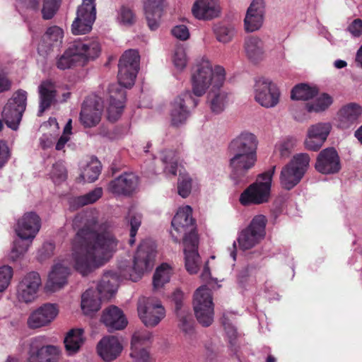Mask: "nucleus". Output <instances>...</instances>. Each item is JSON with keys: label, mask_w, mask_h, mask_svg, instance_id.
I'll return each instance as SVG.
<instances>
[{"label": "nucleus", "mask_w": 362, "mask_h": 362, "mask_svg": "<svg viewBox=\"0 0 362 362\" xmlns=\"http://www.w3.org/2000/svg\"><path fill=\"white\" fill-rule=\"evenodd\" d=\"M119 276L113 272H107L97 286V291L103 299L111 298L117 291Z\"/></svg>", "instance_id": "f704fd0d"}, {"label": "nucleus", "mask_w": 362, "mask_h": 362, "mask_svg": "<svg viewBox=\"0 0 362 362\" xmlns=\"http://www.w3.org/2000/svg\"><path fill=\"white\" fill-rule=\"evenodd\" d=\"M102 105L95 100L86 99L82 104L80 120L85 127H95L101 119Z\"/></svg>", "instance_id": "a878e982"}, {"label": "nucleus", "mask_w": 362, "mask_h": 362, "mask_svg": "<svg viewBox=\"0 0 362 362\" xmlns=\"http://www.w3.org/2000/svg\"><path fill=\"white\" fill-rule=\"evenodd\" d=\"M13 276V269L9 266L0 267V292L4 291L9 285Z\"/></svg>", "instance_id": "5fc2aeb1"}, {"label": "nucleus", "mask_w": 362, "mask_h": 362, "mask_svg": "<svg viewBox=\"0 0 362 362\" xmlns=\"http://www.w3.org/2000/svg\"><path fill=\"white\" fill-rule=\"evenodd\" d=\"M229 165L231 168L230 177L235 185H244L250 180L249 171L255 165L257 155L247 153H230Z\"/></svg>", "instance_id": "4468645a"}, {"label": "nucleus", "mask_w": 362, "mask_h": 362, "mask_svg": "<svg viewBox=\"0 0 362 362\" xmlns=\"http://www.w3.org/2000/svg\"><path fill=\"white\" fill-rule=\"evenodd\" d=\"M101 168L100 162L97 158L92 159L84 168L81 177L85 182H95L100 174Z\"/></svg>", "instance_id": "a18cd8bd"}, {"label": "nucleus", "mask_w": 362, "mask_h": 362, "mask_svg": "<svg viewBox=\"0 0 362 362\" xmlns=\"http://www.w3.org/2000/svg\"><path fill=\"white\" fill-rule=\"evenodd\" d=\"M313 132L310 134L308 132V136L305 140V146L309 151H317L323 145L325 141L323 138H317L313 136Z\"/></svg>", "instance_id": "13d9d810"}, {"label": "nucleus", "mask_w": 362, "mask_h": 362, "mask_svg": "<svg viewBox=\"0 0 362 362\" xmlns=\"http://www.w3.org/2000/svg\"><path fill=\"white\" fill-rule=\"evenodd\" d=\"M100 52L101 46L95 40H74L57 59L56 66L61 70L83 66L98 58Z\"/></svg>", "instance_id": "7ed1b4c3"}, {"label": "nucleus", "mask_w": 362, "mask_h": 362, "mask_svg": "<svg viewBox=\"0 0 362 362\" xmlns=\"http://www.w3.org/2000/svg\"><path fill=\"white\" fill-rule=\"evenodd\" d=\"M139 62L140 56L135 49L125 51L119 60V85L110 87L109 106L107 109V117L110 122L117 121L123 112L127 93L122 87L131 88L134 86L139 70Z\"/></svg>", "instance_id": "f03ea898"}, {"label": "nucleus", "mask_w": 362, "mask_h": 362, "mask_svg": "<svg viewBox=\"0 0 362 362\" xmlns=\"http://www.w3.org/2000/svg\"><path fill=\"white\" fill-rule=\"evenodd\" d=\"M258 140L257 136L249 132H243L234 138L228 145L230 153H247L257 155Z\"/></svg>", "instance_id": "412c9836"}, {"label": "nucleus", "mask_w": 362, "mask_h": 362, "mask_svg": "<svg viewBox=\"0 0 362 362\" xmlns=\"http://www.w3.org/2000/svg\"><path fill=\"white\" fill-rule=\"evenodd\" d=\"M194 310L197 321L209 327L214 321V303L210 291L205 286L197 288L194 294Z\"/></svg>", "instance_id": "9d476101"}, {"label": "nucleus", "mask_w": 362, "mask_h": 362, "mask_svg": "<svg viewBox=\"0 0 362 362\" xmlns=\"http://www.w3.org/2000/svg\"><path fill=\"white\" fill-rule=\"evenodd\" d=\"M315 168L322 174L337 173L341 170V161L337 150L334 147L322 150L317 156Z\"/></svg>", "instance_id": "a211bd4d"}, {"label": "nucleus", "mask_w": 362, "mask_h": 362, "mask_svg": "<svg viewBox=\"0 0 362 362\" xmlns=\"http://www.w3.org/2000/svg\"><path fill=\"white\" fill-rule=\"evenodd\" d=\"M225 79L226 71L223 67L216 66L213 69L211 62L203 59L192 76V93L197 97H200L210 86H212L211 90L220 89Z\"/></svg>", "instance_id": "20e7f679"}, {"label": "nucleus", "mask_w": 362, "mask_h": 362, "mask_svg": "<svg viewBox=\"0 0 362 362\" xmlns=\"http://www.w3.org/2000/svg\"><path fill=\"white\" fill-rule=\"evenodd\" d=\"M171 226V236L175 243L180 242V239L188 238L192 233L198 237L195 220L192 218V209L189 206L180 208L174 216Z\"/></svg>", "instance_id": "0eeeda50"}, {"label": "nucleus", "mask_w": 362, "mask_h": 362, "mask_svg": "<svg viewBox=\"0 0 362 362\" xmlns=\"http://www.w3.org/2000/svg\"><path fill=\"white\" fill-rule=\"evenodd\" d=\"M197 104L198 100L194 98L189 91L176 98L172 104L170 112L172 124L178 127L185 123L189 116V110L194 108Z\"/></svg>", "instance_id": "f3484780"}, {"label": "nucleus", "mask_w": 362, "mask_h": 362, "mask_svg": "<svg viewBox=\"0 0 362 362\" xmlns=\"http://www.w3.org/2000/svg\"><path fill=\"white\" fill-rule=\"evenodd\" d=\"M101 321L110 332L124 329L128 323L122 310L115 305H111L104 310Z\"/></svg>", "instance_id": "c85d7f7f"}, {"label": "nucleus", "mask_w": 362, "mask_h": 362, "mask_svg": "<svg viewBox=\"0 0 362 362\" xmlns=\"http://www.w3.org/2000/svg\"><path fill=\"white\" fill-rule=\"evenodd\" d=\"M27 92L22 89L16 91L8 100L2 111V117L8 127L17 130L26 108Z\"/></svg>", "instance_id": "6e6552de"}, {"label": "nucleus", "mask_w": 362, "mask_h": 362, "mask_svg": "<svg viewBox=\"0 0 362 362\" xmlns=\"http://www.w3.org/2000/svg\"><path fill=\"white\" fill-rule=\"evenodd\" d=\"M173 62L178 69H183L187 64V56L182 47H176L173 57Z\"/></svg>", "instance_id": "bf43d9fd"}, {"label": "nucleus", "mask_w": 362, "mask_h": 362, "mask_svg": "<svg viewBox=\"0 0 362 362\" xmlns=\"http://www.w3.org/2000/svg\"><path fill=\"white\" fill-rule=\"evenodd\" d=\"M11 87V81L0 71V93L8 90Z\"/></svg>", "instance_id": "338daca9"}, {"label": "nucleus", "mask_w": 362, "mask_h": 362, "mask_svg": "<svg viewBox=\"0 0 362 362\" xmlns=\"http://www.w3.org/2000/svg\"><path fill=\"white\" fill-rule=\"evenodd\" d=\"M163 0H145L144 9L147 24L150 30H156L160 25L163 13Z\"/></svg>", "instance_id": "473e14b6"}, {"label": "nucleus", "mask_w": 362, "mask_h": 362, "mask_svg": "<svg viewBox=\"0 0 362 362\" xmlns=\"http://www.w3.org/2000/svg\"><path fill=\"white\" fill-rule=\"evenodd\" d=\"M63 37V30L59 26L53 25L47 28L42 37V41L46 44L48 48H50L54 46H59L62 42Z\"/></svg>", "instance_id": "37998d69"}, {"label": "nucleus", "mask_w": 362, "mask_h": 362, "mask_svg": "<svg viewBox=\"0 0 362 362\" xmlns=\"http://www.w3.org/2000/svg\"><path fill=\"white\" fill-rule=\"evenodd\" d=\"M66 177V169L62 163L58 162L53 165L51 171V177L55 183L59 184L64 181Z\"/></svg>", "instance_id": "864d4df0"}, {"label": "nucleus", "mask_w": 362, "mask_h": 362, "mask_svg": "<svg viewBox=\"0 0 362 362\" xmlns=\"http://www.w3.org/2000/svg\"><path fill=\"white\" fill-rule=\"evenodd\" d=\"M244 48L247 59L252 63L257 64L264 57V42L258 37H247L245 40Z\"/></svg>", "instance_id": "c9c22d12"}, {"label": "nucleus", "mask_w": 362, "mask_h": 362, "mask_svg": "<svg viewBox=\"0 0 362 362\" xmlns=\"http://www.w3.org/2000/svg\"><path fill=\"white\" fill-rule=\"evenodd\" d=\"M156 245L151 239H145L139 244L134 258L133 272L131 279L136 281L141 278L146 271L151 269L156 257Z\"/></svg>", "instance_id": "1a4fd4ad"}, {"label": "nucleus", "mask_w": 362, "mask_h": 362, "mask_svg": "<svg viewBox=\"0 0 362 362\" xmlns=\"http://www.w3.org/2000/svg\"><path fill=\"white\" fill-rule=\"evenodd\" d=\"M137 311L139 318L146 327L156 326L165 316L164 307L153 298H139Z\"/></svg>", "instance_id": "ddd939ff"}, {"label": "nucleus", "mask_w": 362, "mask_h": 362, "mask_svg": "<svg viewBox=\"0 0 362 362\" xmlns=\"http://www.w3.org/2000/svg\"><path fill=\"white\" fill-rule=\"evenodd\" d=\"M103 196V189L96 187L88 193L74 198L71 202V207L78 209L83 206L93 204Z\"/></svg>", "instance_id": "79ce46f5"}, {"label": "nucleus", "mask_w": 362, "mask_h": 362, "mask_svg": "<svg viewBox=\"0 0 362 362\" xmlns=\"http://www.w3.org/2000/svg\"><path fill=\"white\" fill-rule=\"evenodd\" d=\"M255 100L262 107H275L279 102L280 91L277 86L269 79L261 78L255 85Z\"/></svg>", "instance_id": "dca6fc26"}, {"label": "nucleus", "mask_w": 362, "mask_h": 362, "mask_svg": "<svg viewBox=\"0 0 362 362\" xmlns=\"http://www.w3.org/2000/svg\"><path fill=\"white\" fill-rule=\"evenodd\" d=\"M40 98V111L43 112L56 101L57 86L54 81L50 79L42 81L38 86Z\"/></svg>", "instance_id": "2f4dec72"}, {"label": "nucleus", "mask_w": 362, "mask_h": 362, "mask_svg": "<svg viewBox=\"0 0 362 362\" xmlns=\"http://www.w3.org/2000/svg\"><path fill=\"white\" fill-rule=\"evenodd\" d=\"M171 33L173 36L181 40H186L189 37V32L187 27L185 25L175 26Z\"/></svg>", "instance_id": "680f3d73"}, {"label": "nucleus", "mask_w": 362, "mask_h": 362, "mask_svg": "<svg viewBox=\"0 0 362 362\" xmlns=\"http://www.w3.org/2000/svg\"><path fill=\"white\" fill-rule=\"evenodd\" d=\"M267 219L264 215L255 216L249 226L240 233L238 242L243 250L255 246L265 235Z\"/></svg>", "instance_id": "f8f14e48"}, {"label": "nucleus", "mask_w": 362, "mask_h": 362, "mask_svg": "<svg viewBox=\"0 0 362 362\" xmlns=\"http://www.w3.org/2000/svg\"><path fill=\"white\" fill-rule=\"evenodd\" d=\"M11 156L10 151L7 145L0 143V168L4 166Z\"/></svg>", "instance_id": "0e129e2a"}, {"label": "nucleus", "mask_w": 362, "mask_h": 362, "mask_svg": "<svg viewBox=\"0 0 362 362\" xmlns=\"http://www.w3.org/2000/svg\"><path fill=\"white\" fill-rule=\"evenodd\" d=\"M95 0H83L78 8L76 17L71 25L74 35H84L89 33L96 18Z\"/></svg>", "instance_id": "2eb2a0df"}, {"label": "nucleus", "mask_w": 362, "mask_h": 362, "mask_svg": "<svg viewBox=\"0 0 362 362\" xmlns=\"http://www.w3.org/2000/svg\"><path fill=\"white\" fill-rule=\"evenodd\" d=\"M172 300L175 303V311L179 318V327L185 332H189L192 329V319L191 314L184 308V293L176 289L172 295Z\"/></svg>", "instance_id": "c756f323"}, {"label": "nucleus", "mask_w": 362, "mask_h": 362, "mask_svg": "<svg viewBox=\"0 0 362 362\" xmlns=\"http://www.w3.org/2000/svg\"><path fill=\"white\" fill-rule=\"evenodd\" d=\"M199 238L194 233H192L188 238H184V253L185 259V267L190 274H197L199 270L200 257L198 253Z\"/></svg>", "instance_id": "b1692460"}, {"label": "nucleus", "mask_w": 362, "mask_h": 362, "mask_svg": "<svg viewBox=\"0 0 362 362\" xmlns=\"http://www.w3.org/2000/svg\"><path fill=\"white\" fill-rule=\"evenodd\" d=\"M28 362H59L60 349L54 345H46L45 338L36 337L31 339L28 349Z\"/></svg>", "instance_id": "9b49d317"}, {"label": "nucleus", "mask_w": 362, "mask_h": 362, "mask_svg": "<svg viewBox=\"0 0 362 362\" xmlns=\"http://www.w3.org/2000/svg\"><path fill=\"white\" fill-rule=\"evenodd\" d=\"M309 163L308 154L296 155L281 171L279 180L281 187L285 189L290 190L297 185L306 172Z\"/></svg>", "instance_id": "423d86ee"}, {"label": "nucleus", "mask_w": 362, "mask_h": 362, "mask_svg": "<svg viewBox=\"0 0 362 362\" xmlns=\"http://www.w3.org/2000/svg\"><path fill=\"white\" fill-rule=\"evenodd\" d=\"M317 94L316 88H312L306 83H299L292 88L291 98L292 100H308L314 98Z\"/></svg>", "instance_id": "c03bdc74"}, {"label": "nucleus", "mask_w": 362, "mask_h": 362, "mask_svg": "<svg viewBox=\"0 0 362 362\" xmlns=\"http://www.w3.org/2000/svg\"><path fill=\"white\" fill-rule=\"evenodd\" d=\"M276 166L258 175L256 181L250 185L240 195L239 202L245 206L267 203L270 198L272 181Z\"/></svg>", "instance_id": "39448f33"}, {"label": "nucleus", "mask_w": 362, "mask_h": 362, "mask_svg": "<svg viewBox=\"0 0 362 362\" xmlns=\"http://www.w3.org/2000/svg\"><path fill=\"white\" fill-rule=\"evenodd\" d=\"M72 226L76 230L73 240L74 268L82 276L103 265L117 251L119 240L107 222H98L91 211L78 213Z\"/></svg>", "instance_id": "f257e3e1"}, {"label": "nucleus", "mask_w": 362, "mask_h": 362, "mask_svg": "<svg viewBox=\"0 0 362 362\" xmlns=\"http://www.w3.org/2000/svg\"><path fill=\"white\" fill-rule=\"evenodd\" d=\"M151 338V336L149 334H146L145 335L135 333L132 339L131 345L132 348H136V346L139 344H141V345L144 344V341H148Z\"/></svg>", "instance_id": "69168bd1"}, {"label": "nucleus", "mask_w": 362, "mask_h": 362, "mask_svg": "<svg viewBox=\"0 0 362 362\" xmlns=\"http://www.w3.org/2000/svg\"><path fill=\"white\" fill-rule=\"evenodd\" d=\"M362 114V107L356 103H351L340 109L338 112L339 126L348 129L354 124Z\"/></svg>", "instance_id": "72a5a7b5"}, {"label": "nucleus", "mask_w": 362, "mask_h": 362, "mask_svg": "<svg viewBox=\"0 0 362 362\" xmlns=\"http://www.w3.org/2000/svg\"><path fill=\"white\" fill-rule=\"evenodd\" d=\"M332 103V98L327 93H323L315 101L304 104L300 111L296 110L293 112L295 119L298 121H303L308 118L306 112H320L327 109Z\"/></svg>", "instance_id": "7c9ffc66"}, {"label": "nucleus", "mask_w": 362, "mask_h": 362, "mask_svg": "<svg viewBox=\"0 0 362 362\" xmlns=\"http://www.w3.org/2000/svg\"><path fill=\"white\" fill-rule=\"evenodd\" d=\"M128 222L130 226L129 244L132 246L135 243V237L141 224V216L140 214L130 215Z\"/></svg>", "instance_id": "3c124183"}, {"label": "nucleus", "mask_w": 362, "mask_h": 362, "mask_svg": "<svg viewBox=\"0 0 362 362\" xmlns=\"http://www.w3.org/2000/svg\"><path fill=\"white\" fill-rule=\"evenodd\" d=\"M192 189V179L188 175H180L177 182L178 194L183 198L187 197Z\"/></svg>", "instance_id": "8fccbe9b"}, {"label": "nucleus", "mask_w": 362, "mask_h": 362, "mask_svg": "<svg viewBox=\"0 0 362 362\" xmlns=\"http://www.w3.org/2000/svg\"><path fill=\"white\" fill-rule=\"evenodd\" d=\"M26 239H21L15 240L11 252V258L15 261L21 255L26 252L28 248V245L24 243Z\"/></svg>", "instance_id": "6e6d98bb"}, {"label": "nucleus", "mask_w": 362, "mask_h": 362, "mask_svg": "<svg viewBox=\"0 0 362 362\" xmlns=\"http://www.w3.org/2000/svg\"><path fill=\"white\" fill-rule=\"evenodd\" d=\"M207 98L212 112L220 114L223 111L226 103V93L221 92L220 89L211 90Z\"/></svg>", "instance_id": "ea45409f"}, {"label": "nucleus", "mask_w": 362, "mask_h": 362, "mask_svg": "<svg viewBox=\"0 0 362 362\" xmlns=\"http://www.w3.org/2000/svg\"><path fill=\"white\" fill-rule=\"evenodd\" d=\"M61 3L62 0H43L42 18L45 20L52 19L59 10Z\"/></svg>", "instance_id": "de8ad7c7"}, {"label": "nucleus", "mask_w": 362, "mask_h": 362, "mask_svg": "<svg viewBox=\"0 0 362 362\" xmlns=\"http://www.w3.org/2000/svg\"><path fill=\"white\" fill-rule=\"evenodd\" d=\"M56 305L47 303L31 313L28 320L30 328L35 329L50 323L57 315Z\"/></svg>", "instance_id": "cd10ccee"}, {"label": "nucleus", "mask_w": 362, "mask_h": 362, "mask_svg": "<svg viewBox=\"0 0 362 362\" xmlns=\"http://www.w3.org/2000/svg\"><path fill=\"white\" fill-rule=\"evenodd\" d=\"M313 132L310 134L308 132V136L305 140V146L309 151H317L323 145L325 141L323 138H317L313 136Z\"/></svg>", "instance_id": "4d7b16f0"}, {"label": "nucleus", "mask_w": 362, "mask_h": 362, "mask_svg": "<svg viewBox=\"0 0 362 362\" xmlns=\"http://www.w3.org/2000/svg\"><path fill=\"white\" fill-rule=\"evenodd\" d=\"M98 291L89 288L81 296V309L86 315L97 312L100 308L101 299Z\"/></svg>", "instance_id": "4c0bfd02"}, {"label": "nucleus", "mask_w": 362, "mask_h": 362, "mask_svg": "<svg viewBox=\"0 0 362 362\" xmlns=\"http://www.w3.org/2000/svg\"><path fill=\"white\" fill-rule=\"evenodd\" d=\"M139 177L133 173H124L111 180L107 186L110 192L117 195L130 196L136 190Z\"/></svg>", "instance_id": "aec40b11"}, {"label": "nucleus", "mask_w": 362, "mask_h": 362, "mask_svg": "<svg viewBox=\"0 0 362 362\" xmlns=\"http://www.w3.org/2000/svg\"><path fill=\"white\" fill-rule=\"evenodd\" d=\"M348 30L354 37H360L362 35V20L356 18L354 20L348 27Z\"/></svg>", "instance_id": "e2e57ef3"}, {"label": "nucleus", "mask_w": 362, "mask_h": 362, "mask_svg": "<svg viewBox=\"0 0 362 362\" xmlns=\"http://www.w3.org/2000/svg\"><path fill=\"white\" fill-rule=\"evenodd\" d=\"M214 32L217 40L223 43L229 42L235 33V30L232 27L221 24L214 26Z\"/></svg>", "instance_id": "49530a36"}, {"label": "nucleus", "mask_w": 362, "mask_h": 362, "mask_svg": "<svg viewBox=\"0 0 362 362\" xmlns=\"http://www.w3.org/2000/svg\"><path fill=\"white\" fill-rule=\"evenodd\" d=\"M41 227V220L35 212H27L18 221L16 232L21 239L33 240Z\"/></svg>", "instance_id": "4be33fe9"}, {"label": "nucleus", "mask_w": 362, "mask_h": 362, "mask_svg": "<svg viewBox=\"0 0 362 362\" xmlns=\"http://www.w3.org/2000/svg\"><path fill=\"white\" fill-rule=\"evenodd\" d=\"M123 349L122 344L115 336L103 337L97 344L98 355L106 362L116 359Z\"/></svg>", "instance_id": "bb28decb"}, {"label": "nucleus", "mask_w": 362, "mask_h": 362, "mask_svg": "<svg viewBox=\"0 0 362 362\" xmlns=\"http://www.w3.org/2000/svg\"><path fill=\"white\" fill-rule=\"evenodd\" d=\"M40 286L41 279L38 273L32 272L27 274L18 285V300L26 303L33 301L37 297Z\"/></svg>", "instance_id": "6ab92c4d"}, {"label": "nucleus", "mask_w": 362, "mask_h": 362, "mask_svg": "<svg viewBox=\"0 0 362 362\" xmlns=\"http://www.w3.org/2000/svg\"><path fill=\"white\" fill-rule=\"evenodd\" d=\"M331 126L329 123H318L311 126L308 132L310 134L313 132V136L317 138H323V141H326Z\"/></svg>", "instance_id": "603ef678"}, {"label": "nucleus", "mask_w": 362, "mask_h": 362, "mask_svg": "<svg viewBox=\"0 0 362 362\" xmlns=\"http://www.w3.org/2000/svg\"><path fill=\"white\" fill-rule=\"evenodd\" d=\"M119 19L124 25H131L134 23L136 17L133 11L128 7L122 6L119 10Z\"/></svg>", "instance_id": "052dcab7"}, {"label": "nucleus", "mask_w": 362, "mask_h": 362, "mask_svg": "<svg viewBox=\"0 0 362 362\" xmlns=\"http://www.w3.org/2000/svg\"><path fill=\"white\" fill-rule=\"evenodd\" d=\"M70 274V269L61 264H55L49 274L47 287L55 291L60 289L67 283V277Z\"/></svg>", "instance_id": "e433bc0d"}, {"label": "nucleus", "mask_w": 362, "mask_h": 362, "mask_svg": "<svg viewBox=\"0 0 362 362\" xmlns=\"http://www.w3.org/2000/svg\"><path fill=\"white\" fill-rule=\"evenodd\" d=\"M250 276L249 270L247 268H243L238 273V281L241 285H244Z\"/></svg>", "instance_id": "774afa93"}, {"label": "nucleus", "mask_w": 362, "mask_h": 362, "mask_svg": "<svg viewBox=\"0 0 362 362\" xmlns=\"http://www.w3.org/2000/svg\"><path fill=\"white\" fill-rule=\"evenodd\" d=\"M221 12L218 0H196L192 7L194 17L201 21L218 18Z\"/></svg>", "instance_id": "5701e85b"}, {"label": "nucleus", "mask_w": 362, "mask_h": 362, "mask_svg": "<svg viewBox=\"0 0 362 362\" xmlns=\"http://www.w3.org/2000/svg\"><path fill=\"white\" fill-rule=\"evenodd\" d=\"M83 329H72L66 334L64 343L69 355L77 353L84 342Z\"/></svg>", "instance_id": "58836bf2"}, {"label": "nucleus", "mask_w": 362, "mask_h": 362, "mask_svg": "<svg viewBox=\"0 0 362 362\" xmlns=\"http://www.w3.org/2000/svg\"><path fill=\"white\" fill-rule=\"evenodd\" d=\"M296 144V140L293 138H287L276 145V151L279 153L281 158H288Z\"/></svg>", "instance_id": "09e8293b"}, {"label": "nucleus", "mask_w": 362, "mask_h": 362, "mask_svg": "<svg viewBox=\"0 0 362 362\" xmlns=\"http://www.w3.org/2000/svg\"><path fill=\"white\" fill-rule=\"evenodd\" d=\"M172 274V268L167 264L163 263L156 268L153 276V286L154 289L162 288L170 281Z\"/></svg>", "instance_id": "a19ab883"}, {"label": "nucleus", "mask_w": 362, "mask_h": 362, "mask_svg": "<svg viewBox=\"0 0 362 362\" xmlns=\"http://www.w3.org/2000/svg\"><path fill=\"white\" fill-rule=\"evenodd\" d=\"M264 11V0L252 1L247 8L244 20L245 28L247 32H254L262 27Z\"/></svg>", "instance_id": "393cba45"}]
</instances>
